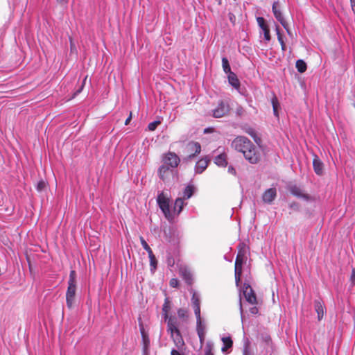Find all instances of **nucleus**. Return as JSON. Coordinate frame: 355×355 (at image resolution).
<instances>
[{"label": "nucleus", "mask_w": 355, "mask_h": 355, "mask_svg": "<svg viewBox=\"0 0 355 355\" xmlns=\"http://www.w3.org/2000/svg\"><path fill=\"white\" fill-rule=\"evenodd\" d=\"M149 259H150V271L152 273H154L157 265V261L155 258V256L153 253H150V255H148Z\"/></svg>", "instance_id": "cd10ccee"}, {"label": "nucleus", "mask_w": 355, "mask_h": 355, "mask_svg": "<svg viewBox=\"0 0 355 355\" xmlns=\"http://www.w3.org/2000/svg\"><path fill=\"white\" fill-rule=\"evenodd\" d=\"M205 326L202 324V319L196 320V331L197 333L205 332Z\"/></svg>", "instance_id": "72a5a7b5"}, {"label": "nucleus", "mask_w": 355, "mask_h": 355, "mask_svg": "<svg viewBox=\"0 0 355 355\" xmlns=\"http://www.w3.org/2000/svg\"><path fill=\"white\" fill-rule=\"evenodd\" d=\"M229 112V106L227 104L220 102L218 106L213 110V116L215 118H220L227 114Z\"/></svg>", "instance_id": "9b49d317"}, {"label": "nucleus", "mask_w": 355, "mask_h": 355, "mask_svg": "<svg viewBox=\"0 0 355 355\" xmlns=\"http://www.w3.org/2000/svg\"><path fill=\"white\" fill-rule=\"evenodd\" d=\"M160 123V121H154L151 123H150L148 125V129L150 130V131H153L155 130L157 125Z\"/></svg>", "instance_id": "e433bc0d"}, {"label": "nucleus", "mask_w": 355, "mask_h": 355, "mask_svg": "<svg viewBox=\"0 0 355 355\" xmlns=\"http://www.w3.org/2000/svg\"><path fill=\"white\" fill-rule=\"evenodd\" d=\"M196 191V187L192 184H189L184 189L183 196L182 198L184 200H188L190 198H191V196H193V194L194 193V192Z\"/></svg>", "instance_id": "412c9836"}, {"label": "nucleus", "mask_w": 355, "mask_h": 355, "mask_svg": "<svg viewBox=\"0 0 355 355\" xmlns=\"http://www.w3.org/2000/svg\"><path fill=\"white\" fill-rule=\"evenodd\" d=\"M291 207H295V205H291Z\"/></svg>", "instance_id": "bf43d9fd"}, {"label": "nucleus", "mask_w": 355, "mask_h": 355, "mask_svg": "<svg viewBox=\"0 0 355 355\" xmlns=\"http://www.w3.org/2000/svg\"><path fill=\"white\" fill-rule=\"evenodd\" d=\"M242 293L246 302H248L249 304L252 305L257 304V297L254 291L249 284L244 283L242 288Z\"/></svg>", "instance_id": "1a4fd4ad"}, {"label": "nucleus", "mask_w": 355, "mask_h": 355, "mask_svg": "<svg viewBox=\"0 0 355 355\" xmlns=\"http://www.w3.org/2000/svg\"><path fill=\"white\" fill-rule=\"evenodd\" d=\"M157 202L166 218L168 220L172 218V216L170 211L169 199L168 196L164 195L163 191L158 194Z\"/></svg>", "instance_id": "39448f33"}, {"label": "nucleus", "mask_w": 355, "mask_h": 355, "mask_svg": "<svg viewBox=\"0 0 355 355\" xmlns=\"http://www.w3.org/2000/svg\"><path fill=\"white\" fill-rule=\"evenodd\" d=\"M281 48H282V51H286V44H285V43L281 44Z\"/></svg>", "instance_id": "4d7b16f0"}, {"label": "nucleus", "mask_w": 355, "mask_h": 355, "mask_svg": "<svg viewBox=\"0 0 355 355\" xmlns=\"http://www.w3.org/2000/svg\"><path fill=\"white\" fill-rule=\"evenodd\" d=\"M87 79V77L85 78L83 82V84L81 85V86L80 87V88L76 90V92H75V95H78V94H80L81 92V91L83 90V87H84V85H85V82Z\"/></svg>", "instance_id": "09e8293b"}, {"label": "nucleus", "mask_w": 355, "mask_h": 355, "mask_svg": "<svg viewBox=\"0 0 355 355\" xmlns=\"http://www.w3.org/2000/svg\"><path fill=\"white\" fill-rule=\"evenodd\" d=\"M239 309H240V313H241V320H243V306H242V302H241V294H240V300H239Z\"/></svg>", "instance_id": "49530a36"}, {"label": "nucleus", "mask_w": 355, "mask_h": 355, "mask_svg": "<svg viewBox=\"0 0 355 355\" xmlns=\"http://www.w3.org/2000/svg\"><path fill=\"white\" fill-rule=\"evenodd\" d=\"M227 171H228L229 173L234 175H235L236 173L235 168L232 166H229Z\"/></svg>", "instance_id": "3c124183"}, {"label": "nucleus", "mask_w": 355, "mask_h": 355, "mask_svg": "<svg viewBox=\"0 0 355 355\" xmlns=\"http://www.w3.org/2000/svg\"><path fill=\"white\" fill-rule=\"evenodd\" d=\"M186 151L189 153L187 159H191L200 153L201 146L198 142L190 141L186 146Z\"/></svg>", "instance_id": "9d476101"}, {"label": "nucleus", "mask_w": 355, "mask_h": 355, "mask_svg": "<svg viewBox=\"0 0 355 355\" xmlns=\"http://www.w3.org/2000/svg\"><path fill=\"white\" fill-rule=\"evenodd\" d=\"M242 266H236L235 265L234 268V273H235V283L236 286H239V284L241 282V274H242Z\"/></svg>", "instance_id": "a878e982"}, {"label": "nucleus", "mask_w": 355, "mask_h": 355, "mask_svg": "<svg viewBox=\"0 0 355 355\" xmlns=\"http://www.w3.org/2000/svg\"><path fill=\"white\" fill-rule=\"evenodd\" d=\"M167 331L171 334L175 346L181 349L184 346V342L178 329V320L174 316H168L167 319Z\"/></svg>", "instance_id": "f257e3e1"}, {"label": "nucleus", "mask_w": 355, "mask_h": 355, "mask_svg": "<svg viewBox=\"0 0 355 355\" xmlns=\"http://www.w3.org/2000/svg\"><path fill=\"white\" fill-rule=\"evenodd\" d=\"M69 42H70L71 51H73V49L75 48V44H73L72 39L71 37H69Z\"/></svg>", "instance_id": "6e6d98bb"}, {"label": "nucleus", "mask_w": 355, "mask_h": 355, "mask_svg": "<svg viewBox=\"0 0 355 355\" xmlns=\"http://www.w3.org/2000/svg\"><path fill=\"white\" fill-rule=\"evenodd\" d=\"M243 157L249 163L256 164L261 160V151L252 143L249 149L244 153Z\"/></svg>", "instance_id": "20e7f679"}, {"label": "nucleus", "mask_w": 355, "mask_h": 355, "mask_svg": "<svg viewBox=\"0 0 355 355\" xmlns=\"http://www.w3.org/2000/svg\"><path fill=\"white\" fill-rule=\"evenodd\" d=\"M222 67H223V69L224 72L226 74L229 75V74H230V73H233L231 71V67L230 66L229 61H228L227 58L225 57H223L222 58Z\"/></svg>", "instance_id": "c756f323"}, {"label": "nucleus", "mask_w": 355, "mask_h": 355, "mask_svg": "<svg viewBox=\"0 0 355 355\" xmlns=\"http://www.w3.org/2000/svg\"><path fill=\"white\" fill-rule=\"evenodd\" d=\"M131 119H132V113L130 112V116L126 119V120L125 121V125H128Z\"/></svg>", "instance_id": "5fc2aeb1"}, {"label": "nucleus", "mask_w": 355, "mask_h": 355, "mask_svg": "<svg viewBox=\"0 0 355 355\" xmlns=\"http://www.w3.org/2000/svg\"><path fill=\"white\" fill-rule=\"evenodd\" d=\"M272 10L273 15H274L275 17L276 18V19L286 29V31H287L288 34H290V31H289V29L288 28L287 22L285 20V19L284 17V15H283L281 10H280L279 2L278 1H275L273 3L272 6Z\"/></svg>", "instance_id": "0eeeda50"}, {"label": "nucleus", "mask_w": 355, "mask_h": 355, "mask_svg": "<svg viewBox=\"0 0 355 355\" xmlns=\"http://www.w3.org/2000/svg\"><path fill=\"white\" fill-rule=\"evenodd\" d=\"M291 207H295V205H291Z\"/></svg>", "instance_id": "052dcab7"}, {"label": "nucleus", "mask_w": 355, "mask_h": 355, "mask_svg": "<svg viewBox=\"0 0 355 355\" xmlns=\"http://www.w3.org/2000/svg\"><path fill=\"white\" fill-rule=\"evenodd\" d=\"M246 261H247V259L236 256V261H235V265H236V266L239 265V266H243L244 263H246Z\"/></svg>", "instance_id": "58836bf2"}, {"label": "nucleus", "mask_w": 355, "mask_h": 355, "mask_svg": "<svg viewBox=\"0 0 355 355\" xmlns=\"http://www.w3.org/2000/svg\"><path fill=\"white\" fill-rule=\"evenodd\" d=\"M250 313L252 315H256L259 313V309L254 304L252 307L250 309Z\"/></svg>", "instance_id": "a18cd8bd"}, {"label": "nucleus", "mask_w": 355, "mask_h": 355, "mask_svg": "<svg viewBox=\"0 0 355 355\" xmlns=\"http://www.w3.org/2000/svg\"><path fill=\"white\" fill-rule=\"evenodd\" d=\"M295 67L300 73H304L307 69L306 62L303 60L296 61Z\"/></svg>", "instance_id": "c85d7f7f"}, {"label": "nucleus", "mask_w": 355, "mask_h": 355, "mask_svg": "<svg viewBox=\"0 0 355 355\" xmlns=\"http://www.w3.org/2000/svg\"><path fill=\"white\" fill-rule=\"evenodd\" d=\"M272 105L273 109L274 115L278 117V107L279 106L277 98L275 96L272 98Z\"/></svg>", "instance_id": "7c9ffc66"}, {"label": "nucleus", "mask_w": 355, "mask_h": 355, "mask_svg": "<svg viewBox=\"0 0 355 355\" xmlns=\"http://www.w3.org/2000/svg\"><path fill=\"white\" fill-rule=\"evenodd\" d=\"M315 311L318 315V320H321L323 318L324 313V306L322 302L320 300H316L314 302Z\"/></svg>", "instance_id": "f3484780"}, {"label": "nucleus", "mask_w": 355, "mask_h": 355, "mask_svg": "<svg viewBox=\"0 0 355 355\" xmlns=\"http://www.w3.org/2000/svg\"><path fill=\"white\" fill-rule=\"evenodd\" d=\"M76 272L71 270L69 280L68 287L66 292V304L68 309H71L73 307L76 302Z\"/></svg>", "instance_id": "f03ea898"}, {"label": "nucleus", "mask_w": 355, "mask_h": 355, "mask_svg": "<svg viewBox=\"0 0 355 355\" xmlns=\"http://www.w3.org/2000/svg\"><path fill=\"white\" fill-rule=\"evenodd\" d=\"M169 284L171 287L176 288V287H178V286L179 284V282H178V279L173 278L170 280Z\"/></svg>", "instance_id": "c03bdc74"}, {"label": "nucleus", "mask_w": 355, "mask_h": 355, "mask_svg": "<svg viewBox=\"0 0 355 355\" xmlns=\"http://www.w3.org/2000/svg\"><path fill=\"white\" fill-rule=\"evenodd\" d=\"M180 162V159L175 153L168 152L162 158V164L175 170Z\"/></svg>", "instance_id": "423d86ee"}, {"label": "nucleus", "mask_w": 355, "mask_h": 355, "mask_svg": "<svg viewBox=\"0 0 355 355\" xmlns=\"http://www.w3.org/2000/svg\"><path fill=\"white\" fill-rule=\"evenodd\" d=\"M221 340L223 344L221 348V352L225 354H229L230 352L228 349H231L233 345L232 338L230 336L222 337Z\"/></svg>", "instance_id": "dca6fc26"}, {"label": "nucleus", "mask_w": 355, "mask_h": 355, "mask_svg": "<svg viewBox=\"0 0 355 355\" xmlns=\"http://www.w3.org/2000/svg\"><path fill=\"white\" fill-rule=\"evenodd\" d=\"M214 163L220 167H225L227 165V155L225 153H220L214 158Z\"/></svg>", "instance_id": "4be33fe9"}, {"label": "nucleus", "mask_w": 355, "mask_h": 355, "mask_svg": "<svg viewBox=\"0 0 355 355\" xmlns=\"http://www.w3.org/2000/svg\"><path fill=\"white\" fill-rule=\"evenodd\" d=\"M171 309L170 301L168 298L165 299L164 303L162 306V314L164 318V320L166 322L168 318V312Z\"/></svg>", "instance_id": "393cba45"}, {"label": "nucleus", "mask_w": 355, "mask_h": 355, "mask_svg": "<svg viewBox=\"0 0 355 355\" xmlns=\"http://www.w3.org/2000/svg\"><path fill=\"white\" fill-rule=\"evenodd\" d=\"M180 275L188 284L193 282V274L190 269L187 267H181L180 268Z\"/></svg>", "instance_id": "4468645a"}, {"label": "nucleus", "mask_w": 355, "mask_h": 355, "mask_svg": "<svg viewBox=\"0 0 355 355\" xmlns=\"http://www.w3.org/2000/svg\"><path fill=\"white\" fill-rule=\"evenodd\" d=\"M228 83L232 86L235 89L239 92L240 89V81L237 78V76L235 73H230V74L227 75Z\"/></svg>", "instance_id": "a211bd4d"}, {"label": "nucleus", "mask_w": 355, "mask_h": 355, "mask_svg": "<svg viewBox=\"0 0 355 355\" xmlns=\"http://www.w3.org/2000/svg\"><path fill=\"white\" fill-rule=\"evenodd\" d=\"M244 132L249 135L254 141V142L260 145L261 143V139L259 137H258L256 130L252 127H245L244 128Z\"/></svg>", "instance_id": "6ab92c4d"}, {"label": "nucleus", "mask_w": 355, "mask_h": 355, "mask_svg": "<svg viewBox=\"0 0 355 355\" xmlns=\"http://www.w3.org/2000/svg\"><path fill=\"white\" fill-rule=\"evenodd\" d=\"M190 292L192 293V297L191 300L192 306H200V295L193 289H191Z\"/></svg>", "instance_id": "bb28decb"}, {"label": "nucleus", "mask_w": 355, "mask_h": 355, "mask_svg": "<svg viewBox=\"0 0 355 355\" xmlns=\"http://www.w3.org/2000/svg\"><path fill=\"white\" fill-rule=\"evenodd\" d=\"M352 11L355 13V0H349Z\"/></svg>", "instance_id": "864d4df0"}, {"label": "nucleus", "mask_w": 355, "mask_h": 355, "mask_svg": "<svg viewBox=\"0 0 355 355\" xmlns=\"http://www.w3.org/2000/svg\"><path fill=\"white\" fill-rule=\"evenodd\" d=\"M140 241L143 248L148 252V255H150V253H153L151 248L142 236L140 237Z\"/></svg>", "instance_id": "473e14b6"}, {"label": "nucleus", "mask_w": 355, "mask_h": 355, "mask_svg": "<svg viewBox=\"0 0 355 355\" xmlns=\"http://www.w3.org/2000/svg\"><path fill=\"white\" fill-rule=\"evenodd\" d=\"M350 281L352 282V286L355 284V268L352 270V275L350 277Z\"/></svg>", "instance_id": "de8ad7c7"}, {"label": "nucleus", "mask_w": 355, "mask_h": 355, "mask_svg": "<svg viewBox=\"0 0 355 355\" xmlns=\"http://www.w3.org/2000/svg\"><path fill=\"white\" fill-rule=\"evenodd\" d=\"M195 315L196 317V320H200L201 319L200 316V306H193Z\"/></svg>", "instance_id": "4c0bfd02"}, {"label": "nucleus", "mask_w": 355, "mask_h": 355, "mask_svg": "<svg viewBox=\"0 0 355 355\" xmlns=\"http://www.w3.org/2000/svg\"><path fill=\"white\" fill-rule=\"evenodd\" d=\"M276 33H277V40H278V42L281 44H283L284 43V41L283 40V37L280 33V31H279V27L278 26H276Z\"/></svg>", "instance_id": "79ce46f5"}, {"label": "nucleus", "mask_w": 355, "mask_h": 355, "mask_svg": "<svg viewBox=\"0 0 355 355\" xmlns=\"http://www.w3.org/2000/svg\"><path fill=\"white\" fill-rule=\"evenodd\" d=\"M178 315L179 318L186 320L188 318V311L185 309H179L178 310Z\"/></svg>", "instance_id": "2f4dec72"}, {"label": "nucleus", "mask_w": 355, "mask_h": 355, "mask_svg": "<svg viewBox=\"0 0 355 355\" xmlns=\"http://www.w3.org/2000/svg\"><path fill=\"white\" fill-rule=\"evenodd\" d=\"M252 143L248 138L244 136H238L232 141V147L244 155V153L249 149Z\"/></svg>", "instance_id": "7ed1b4c3"}, {"label": "nucleus", "mask_w": 355, "mask_h": 355, "mask_svg": "<svg viewBox=\"0 0 355 355\" xmlns=\"http://www.w3.org/2000/svg\"><path fill=\"white\" fill-rule=\"evenodd\" d=\"M257 21L259 26L260 27V28L261 30H263L264 28L268 26V25L265 22L264 18L262 17H258L257 18Z\"/></svg>", "instance_id": "f704fd0d"}, {"label": "nucleus", "mask_w": 355, "mask_h": 355, "mask_svg": "<svg viewBox=\"0 0 355 355\" xmlns=\"http://www.w3.org/2000/svg\"><path fill=\"white\" fill-rule=\"evenodd\" d=\"M262 31L263 33L264 39L266 40V41L269 42L270 40L271 37H270V29H269L268 26L264 28L262 30Z\"/></svg>", "instance_id": "c9c22d12"}, {"label": "nucleus", "mask_w": 355, "mask_h": 355, "mask_svg": "<svg viewBox=\"0 0 355 355\" xmlns=\"http://www.w3.org/2000/svg\"><path fill=\"white\" fill-rule=\"evenodd\" d=\"M87 79V77L85 78L83 82V84L81 85V86L80 87V88L76 90V92H75V95H78V94H80L81 92V91L83 90V87H84V85H85V82Z\"/></svg>", "instance_id": "8fccbe9b"}, {"label": "nucleus", "mask_w": 355, "mask_h": 355, "mask_svg": "<svg viewBox=\"0 0 355 355\" xmlns=\"http://www.w3.org/2000/svg\"><path fill=\"white\" fill-rule=\"evenodd\" d=\"M183 347L181 349H173L171 352V355H184V353L182 352Z\"/></svg>", "instance_id": "37998d69"}, {"label": "nucleus", "mask_w": 355, "mask_h": 355, "mask_svg": "<svg viewBox=\"0 0 355 355\" xmlns=\"http://www.w3.org/2000/svg\"><path fill=\"white\" fill-rule=\"evenodd\" d=\"M209 159L205 157L198 160L195 166V173L198 174L202 173L208 166Z\"/></svg>", "instance_id": "ddd939ff"}, {"label": "nucleus", "mask_w": 355, "mask_h": 355, "mask_svg": "<svg viewBox=\"0 0 355 355\" xmlns=\"http://www.w3.org/2000/svg\"><path fill=\"white\" fill-rule=\"evenodd\" d=\"M205 355H214V353L212 352V344L208 343L207 344V346L205 347Z\"/></svg>", "instance_id": "ea45409f"}, {"label": "nucleus", "mask_w": 355, "mask_h": 355, "mask_svg": "<svg viewBox=\"0 0 355 355\" xmlns=\"http://www.w3.org/2000/svg\"><path fill=\"white\" fill-rule=\"evenodd\" d=\"M187 205V202H184V199L182 198H178L174 204V211L177 213V214H180L182 211L183 207Z\"/></svg>", "instance_id": "5701e85b"}, {"label": "nucleus", "mask_w": 355, "mask_h": 355, "mask_svg": "<svg viewBox=\"0 0 355 355\" xmlns=\"http://www.w3.org/2000/svg\"><path fill=\"white\" fill-rule=\"evenodd\" d=\"M46 187V183L43 180H40L37 182L36 189L38 191H42Z\"/></svg>", "instance_id": "a19ab883"}, {"label": "nucleus", "mask_w": 355, "mask_h": 355, "mask_svg": "<svg viewBox=\"0 0 355 355\" xmlns=\"http://www.w3.org/2000/svg\"><path fill=\"white\" fill-rule=\"evenodd\" d=\"M199 337L200 343H202L205 340V332L197 333Z\"/></svg>", "instance_id": "603ef678"}, {"label": "nucleus", "mask_w": 355, "mask_h": 355, "mask_svg": "<svg viewBox=\"0 0 355 355\" xmlns=\"http://www.w3.org/2000/svg\"><path fill=\"white\" fill-rule=\"evenodd\" d=\"M290 192L292 195L299 198H302L306 201H309L311 199V197L309 195L304 193L303 191L296 185L292 186L290 188Z\"/></svg>", "instance_id": "f8f14e48"}, {"label": "nucleus", "mask_w": 355, "mask_h": 355, "mask_svg": "<svg viewBox=\"0 0 355 355\" xmlns=\"http://www.w3.org/2000/svg\"><path fill=\"white\" fill-rule=\"evenodd\" d=\"M248 252V247L244 243H241L238 246V253L236 256L248 259L247 254Z\"/></svg>", "instance_id": "b1692460"}, {"label": "nucleus", "mask_w": 355, "mask_h": 355, "mask_svg": "<svg viewBox=\"0 0 355 355\" xmlns=\"http://www.w3.org/2000/svg\"><path fill=\"white\" fill-rule=\"evenodd\" d=\"M277 193L276 189L273 188H270L267 189L263 194L262 199L263 202L267 203L272 202L275 197H276Z\"/></svg>", "instance_id": "2eb2a0df"}, {"label": "nucleus", "mask_w": 355, "mask_h": 355, "mask_svg": "<svg viewBox=\"0 0 355 355\" xmlns=\"http://www.w3.org/2000/svg\"><path fill=\"white\" fill-rule=\"evenodd\" d=\"M158 176L164 182H168L175 175V170L162 164L158 168Z\"/></svg>", "instance_id": "6e6552de"}, {"label": "nucleus", "mask_w": 355, "mask_h": 355, "mask_svg": "<svg viewBox=\"0 0 355 355\" xmlns=\"http://www.w3.org/2000/svg\"><path fill=\"white\" fill-rule=\"evenodd\" d=\"M67 0H57L59 3H66Z\"/></svg>", "instance_id": "13d9d810"}, {"label": "nucleus", "mask_w": 355, "mask_h": 355, "mask_svg": "<svg viewBox=\"0 0 355 355\" xmlns=\"http://www.w3.org/2000/svg\"><path fill=\"white\" fill-rule=\"evenodd\" d=\"M313 166L317 175H322L323 173V164L318 156H315L313 160Z\"/></svg>", "instance_id": "aec40b11"}]
</instances>
